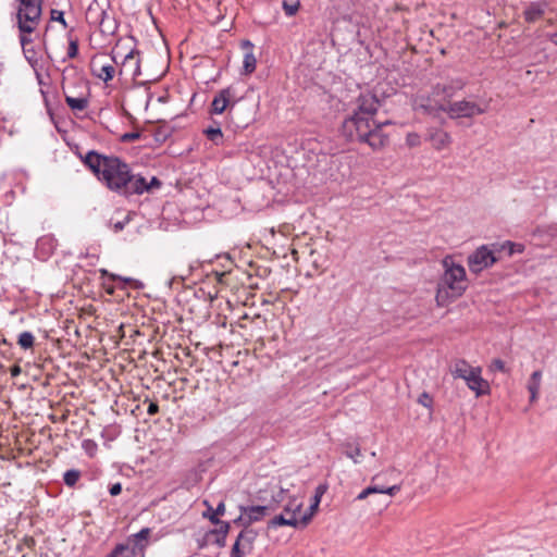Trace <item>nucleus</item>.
I'll list each match as a JSON object with an SVG mask.
<instances>
[{
	"label": "nucleus",
	"instance_id": "obj_8",
	"mask_svg": "<svg viewBox=\"0 0 557 557\" xmlns=\"http://www.w3.org/2000/svg\"><path fill=\"white\" fill-rule=\"evenodd\" d=\"M277 509V506L268 504L263 506H239L240 515L234 520L235 524L249 528L250 524L259 522Z\"/></svg>",
	"mask_w": 557,
	"mask_h": 557
},
{
	"label": "nucleus",
	"instance_id": "obj_11",
	"mask_svg": "<svg viewBox=\"0 0 557 557\" xmlns=\"http://www.w3.org/2000/svg\"><path fill=\"white\" fill-rule=\"evenodd\" d=\"M466 86V81L462 78H451L448 82L444 84H436L433 87L432 96L438 97L440 99H434L433 101L431 99L426 100V103H437V102H444V103H450L449 99L455 96V94Z\"/></svg>",
	"mask_w": 557,
	"mask_h": 557
},
{
	"label": "nucleus",
	"instance_id": "obj_16",
	"mask_svg": "<svg viewBox=\"0 0 557 557\" xmlns=\"http://www.w3.org/2000/svg\"><path fill=\"white\" fill-rule=\"evenodd\" d=\"M426 139L431 141L435 150H443L451 144L450 135L438 128L429 129Z\"/></svg>",
	"mask_w": 557,
	"mask_h": 557
},
{
	"label": "nucleus",
	"instance_id": "obj_42",
	"mask_svg": "<svg viewBox=\"0 0 557 557\" xmlns=\"http://www.w3.org/2000/svg\"><path fill=\"white\" fill-rule=\"evenodd\" d=\"M493 368L495 370L504 372L505 371V363L500 359H496V360L493 361Z\"/></svg>",
	"mask_w": 557,
	"mask_h": 557
},
{
	"label": "nucleus",
	"instance_id": "obj_2",
	"mask_svg": "<svg viewBox=\"0 0 557 557\" xmlns=\"http://www.w3.org/2000/svg\"><path fill=\"white\" fill-rule=\"evenodd\" d=\"M82 160L97 178L112 191L131 196L141 195L147 189L145 177L133 174L129 165L117 157L104 156L90 150Z\"/></svg>",
	"mask_w": 557,
	"mask_h": 557
},
{
	"label": "nucleus",
	"instance_id": "obj_52",
	"mask_svg": "<svg viewBox=\"0 0 557 557\" xmlns=\"http://www.w3.org/2000/svg\"><path fill=\"white\" fill-rule=\"evenodd\" d=\"M123 280H124L126 283H131V282H133V280H132V278H123Z\"/></svg>",
	"mask_w": 557,
	"mask_h": 557
},
{
	"label": "nucleus",
	"instance_id": "obj_28",
	"mask_svg": "<svg viewBox=\"0 0 557 557\" xmlns=\"http://www.w3.org/2000/svg\"><path fill=\"white\" fill-rule=\"evenodd\" d=\"M345 455L348 458H350L355 463H359L361 457V449L359 446H352L351 444H347Z\"/></svg>",
	"mask_w": 557,
	"mask_h": 557
},
{
	"label": "nucleus",
	"instance_id": "obj_9",
	"mask_svg": "<svg viewBox=\"0 0 557 557\" xmlns=\"http://www.w3.org/2000/svg\"><path fill=\"white\" fill-rule=\"evenodd\" d=\"M497 261L492 249L482 245L468 257V267L472 273H480L484 269L492 267Z\"/></svg>",
	"mask_w": 557,
	"mask_h": 557
},
{
	"label": "nucleus",
	"instance_id": "obj_19",
	"mask_svg": "<svg viewBox=\"0 0 557 557\" xmlns=\"http://www.w3.org/2000/svg\"><path fill=\"white\" fill-rule=\"evenodd\" d=\"M475 367H471L465 360H457L451 369V374L454 377L462 379L466 381V377L470 376L474 372Z\"/></svg>",
	"mask_w": 557,
	"mask_h": 557
},
{
	"label": "nucleus",
	"instance_id": "obj_36",
	"mask_svg": "<svg viewBox=\"0 0 557 557\" xmlns=\"http://www.w3.org/2000/svg\"><path fill=\"white\" fill-rule=\"evenodd\" d=\"M418 403L425 408H431L433 400H432V397L428 393L424 392L419 396Z\"/></svg>",
	"mask_w": 557,
	"mask_h": 557
},
{
	"label": "nucleus",
	"instance_id": "obj_13",
	"mask_svg": "<svg viewBox=\"0 0 557 557\" xmlns=\"http://www.w3.org/2000/svg\"><path fill=\"white\" fill-rule=\"evenodd\" d=\"M120 59L122 60L120 73H129L133 78L140 75V59L137 49L129 48L128 51L122 52Z\"/></svg>",
	"mask_w": 557,
	"mask_h": 557
},
{
	"label": "nucleus",
	"instance_id": "obj_5",
	"mask_svg": "<svg viewBox=\"0 0 557 557\" xmlns=\"http://www.w3.org/2000/svg\"><path fill=\"white\" fill-rule=\"evenodd\" d=\"M17 26L21 32L23 47L32 42L29 35L37 28L41 18L42 0H17Z\"/></svg>",
	"mask_w": 557,
	"mask_h": 557
},
{
	"label": "nucleus",
	"instance_id": "obj_46",
	"mask_svg": "<svg viewBox=\"0 0 557 557\" xmlns=\"http://www.w3.org/2000/svg\"><path fill=\"white\" fill-rule=\"evenodd\" d=\"M542 379V372L541 371H534L530 377V380L541 383Z\"/></svg>",
	"mask_w": 557,
	"mask_h": 557
},
{
	"label": "nucleus",
	"instance_id": "obj_23",
	"mask_svg": "<svg viewBox=\"0 0 557 557\" xmlns=\"http://www.w3.org/2000/svg\"><path fill=\"white\" fill-rule=\"evenodd\" d=\"M320 502L321 500L318 497L312 498V502H311V505H310L308 511L301 516V527H306L309 523L312 516L318 510Z\"/></svg>",
	"mask_w": 557,
	"mask_h": 557
},
{
	"label": "nucleus",
	"instance_id": "obj_30",
	"mask_svg": "<svg viewBox=\"0 0 557 557\" xmlns=\"http://www.w3.org/2000/svg\"><path fill=\"white\" fill-rule=\"evenodd\" d=\"M541 383L530 380L528 384V389L530 392V401L533 403L537 399V395L540 392Z\"/></svg>",
	"mask_w": 557,
	"mask_h": 557
},
{
	"label": "nucleus",
	"instance_id": "obj_3",
	"mask_svg": "<svg viewBox=\"0 0 557 557\" xmlns=\"http://www.w3.org/2000/svg\"><path fill=\"white\" fill-rule=\"evenodd\" d=\"M443 273L437 281L435 301L438 307H446L461 297L468 288L466 269L451 256L442 260Z\"/></svg>",
	"mask_w": 557,
	"mask_h": 557
},
{
	"label": "nucleus",
	"instance_id": "obj_27",
	"mask_svg": "<svg viewBox=\"0 0 557 557\" xmlns=\"http://www.w3.org/2000/svg\"><path fill=\"white\" fill-rule=\"evenodd\" d=\"M282 5H283V10L287 16H294L300 8V2H299V0H295V1L284 0Z\"/></svg>",
	"mask_w": 557,
	"mask_h": 557
},
{
	"label": "nucleus",
	"instance_id": "obj_15",
	"mask_svg": "<svg viewBox=\"0 0 557 557\" xmlns=\"http://www.w3.org/2000/svg\"><path fill=\"white\" fill-rule=\"evenodd\" d=\"M466 383L478 397L490 392V385L487 381L481 376V368L479 367H475L474 372L470 376L466 377Z\"/></svg>",
	"mask_w": 557,
	"mask_h": 557
},
{
	"label": "nucleus",
	"instance_id": "obj_17",
	"mask_svg": "<svg viewBox=\"0 0 557 557\" xmlns=\"http://www.w3.org/2000/svg\"><path fill=\"white\" fill-rule=\"evenodd\" d=\"M400 491V485H393L389 487L370 485L367 488L362 490L356 497L357 500H363L372 494H387L389 496H394L396 493Z\"/></svg>",
	"mask_w": 557,
	"mask_h": 557
},
{
	"label": "nucleus",
	"instance_id": "obj_37",
	"mask_svg": "<svg viewBox=\"0 0 557 557\" xmlns=\"http://www.w3.org/2000/svg\"><path fill=\"white\" fill-rule=\"evenodd\" d=\"M145 185L147 187L145 191H150L153 188H159L161 186V182L156 176H153L149 183L145 180Z\"/></svg>",
	"mask_w": 557,
	"mask_h": 557
},
{
	"label": "nucleus",
	"instance_id": "obj_45",
	"mask_svg": "<svg viewBox=\"0 0 557 557\" xmlns=\"http://www.w3.org/2000/svg\"><path fill=\"white\" fill-rule=\"evenodd\" d=\"M222 525H221V529H220V533L222 534V536H225L226 537V534L230 530V523L227 522H220Z\"/></svg>",
	"mask_w": 557,
	"mask_h": 557
},
{
	"label": "nucleus",
	"instance_id": "obj_33",
	"mask_svg": "<svg viewBox=\"0 0 557 557\" xmlns=\"http://www.w3.org/2000/svg\"><path fill=\"white\" fill-rule=\"evenodd\" d=\"M50 17L52 21L59 22L63 25V27H67V24L64 20V13L63 11L52 9L50 12Z\"/></svg>",
	"mask_w": 557,
	"mask_h": 557
},
{
	"label": "nucleus",
	"instance_id": "obj_21",
	"mask_svg": "<svg viewBox=\"0 0 557 557\" xmlns=\"http://www.w3.org/2000/svg\"><path fill=\"white\" fill-rule=\"evenodd\" d=\"M135 555H136L135 547H132L128 544H119L106 557H134Z\"/></svg>",
	"mask_w": 557,
	"mask_h": 557
},
{
	"label": "nucleus",
	"instance_id": "obj_6",
	"mask_svg": "<svg viewBox=\"0 0 557 557\" xmlns=\"http://www.w3.org/2000/svg\"><path fill=\"white\" fill-rule=\"evenodd\" d=\"M428 112L443 111L446 112L450 119L473 117L484 114L488 109V103H478L467 99L455 101L450 103H421Z\"/></svg>",
	"mask_w": 557,
	"mask_h": 557
},
{
	"label": "nucleus",
	"instance_id": "obj_53",
	"mask_svg": "<svg viewBox=\"0 0 557 557\" xmlns=\"http://www.w3.org/2000/svg\"><path fill=\"white\" fill-rule=\"evenodd\" d=\"M371 456H372V457H375V456H376V453H375V451H372V453H371Z\"/></svg>",
	"mask_w": 557,
	"mask_h": 557
},
{
	"label": "nucleus",
	"instance_id": "obj_34",
	"mask_svg": "<svg viewBox=\"0 0 557 557\" xmlns=\"http://www.w3.org/2000/svg\"><path fill=\"white\" fill-rule=\"evenodd\" d=\"M224 512H225V505H224V503H223V502H221V503L216 506L215 510L213 511V513H212L209 518H210V520H211L213 523H219V522H220V520L216 518V516H222V515H224Z\"/></svg>",
	"mask_w": 557,
	"mask_h": 557
},
{
	"label": "nucleus",
	"instance_id": "obj_22",
	"mask_svg": "<svg viewBox=\"0 0 557 557\" xmlns=\"http://www.w3.org/2000/svg\"><path fill=\"white\" fill-rule=\"evenodd\" d=\"M34 343H35V336L33 335V333L28 332V331H25V332H22L20 335H18V339H17V344L23 348V349H29L34 346Z\"/></svg>",
	"mask_w": 557,
	"mask_h": 557
},
{
	"label": "nucleus",
	"instance_id": "obj_40",
	"mask_svg": "<svg viewBox=\"0 0 557 557\" xmlns=\"http://www.w3.org/2000/svg\"><path fill=\"white\" fill-rule=\"evenodd\" d=\"M122 492V485L121 483H115L110 487V494L112 496H116Z\"/></svg>",
	"mask_w": 557,
	"mask_h": 557
},
{
	"label": "nucleus",
	"instance_id": "obj_24",
	"mask_svg": "<svg viewBox=\"0 0 557 557\" xmlns=\"http://www.w3.org/2000/svg\"><path fill=\"white\" fill-rule=\"evenodd\" d=\"M150 534V529L148 528H145V529H141L138 533L134 534L131 539V541L133 542V547H135V549L138 547L139 549H143V545H140V543L143 541H147L148 540V536Z\"/></svg>",
	"mask_w": 557,
	"mask_h": 557
},
{
	"label": "nucleus",
	"instance_id": "obj_1",
	"mask_svg": "<svg viewBox=\"0 0 557 557\" xmlns=\"http://www.w3.org/2000/svg\"><path fill=\"white\" fill-rule=\"evenodd\" d=\"M380 108V101L375 95L361 94L356 101V109L343 122V134L350 141L367 144L373 150H380L388 144V136L383 132V126L389 122L379 123L374 115Z\"/></svg>",
	"mask_w": 557,
	"mask_h": 557
},
{
	"label": "nucleus",
	"instance_id": "obj_48",
	"mask_svg": "<svg viewBox=\"0 0 557 557\" xmlns=\"http://www.w3.org/2000/svg\"><path fill=\"white\" fill-rule=\"evenodd\" d=\"M216 544L219 546H224L225 545V536H221L216 540Z\"/></svg>",
	"mask_w": 557,
	"mask_h": 557
},
{
	"label": "nucleus",
	"instance_id": "obj_10",
	"mask_svg": "<svg viewBox=\"0 0 557 557\" xmlns=\"http://www.w3.org/2000/svg\"><path fill=\"white\" fill-rule=\"evenodd\" d=\"M258 532L251 528H244L236 537L231 550V557H245L252 553Z\"/></svg>",
	"mask_w": 557,
	"mask_h": 557
},
{
	"label": "nucleus",
	"instance_id": "obj_41",
	"mask_svg": "<svg viewBox=\"0 0 557 557\" xmlns=\"http://www.w3.org/2000/svg\"><path fill=\"white\" fill-rule=\"evenodd\" d=\"M127 222H128V219H125L124 221H119V222L114 223L113 224L114 232L122 231L125 227Z\"/></svg>",
	"mask_w": 557,
	"mask_h": 557
},
{
	"label": "nucleus",
	"instance_id": "obj_38",
	"mask_svg": "<svg viewBox=\"0 0 557 557\" xmlns=\"http://www.w3.org/2000/svg\"><path fill=\"white\" fill-rule=\"evenodd\" d=\"M326 490H327L326 485H324V484L318 485L317 488H315L313 497H318L321 500V498L324 495V493L326 492Z\"/></svg>",
	"mask_w": 557,
	"mask_h": 557
},
{
	"label": "nucleus",
	"instance_id": "obj_44",
	"mask_svg": "<svg viewBox=\"0 0 557 557\" xmlns=\"http://www.w3.org/2000/svg\"><path fill=\"white\" fill-rule=\"evenodd\" d=\"M159 411V406L156 403H150L147 412L150 416L156 414Z\"/></svg>",
	"mask_w": 557,
	"mask_h": 557
},
{
	"label": "nucleus",
	"instance_id": "obj_18",
	"mask_svg": "<svg viewBox=\"0 0 557 557\" xmlns=\"http://www.w3.org/2000/svg\"><path fill=\"white\" fill-rule=\"evenodd\" d=\"M243 47L246 49L243 60V73L249 75L256 70L257 59L252 52L253 45L250 41H244Z\"/></svg>",
	"mask_w": 557,
	"mask_h": 557
},
{
	"label": "nucleus",
	"instance_id": "obj_43",
	"mask_svg": "<svg viewBox=\"0 0 557 557\" xmlns=\"http://www.w3.org/2000/svg\"><path fill=\"white\" fill-rule=\"evenodd\" d=\"M22 372V369L18 364H14L13 367H11L10 369V374L12 377H16L21 374Z\"/></svg>",
	"mask_w": 557,
	"mask_h": 557
},
{
	"label": "nucleus",
	"instance_id": "obj_49",
	"mask_svg": "<svg viewBox=\"0 0 557 557\" xmlns=\"http://www.w3.org/2000/svg\"><path fill=\"white\" fill-rule=\"evenodd\" d=\"M104 15H106V12L102 9H100L99 16L95 20V22H98L99 17L100 16L103 17ZM101 20H103V18H101ZM100 23H102V21H100Z\"/></svg>",
	"mask_w": 557,
	"mask_h": 557
},
{
	"label": "nucleus",
	"instance_id": "obj_32",
	"mask_svg": "<svg viewBox=\"0 0 557 557\" xmlns=\"http://www.w3.org/2000/svg\"><path fill=\"white\" fill-rule=\"evenodd\" d=\"M406 145L410 148L421 145V137L417 133H408L406 136Z\"/></svg>",
	"mask_w": 557,
	"mask_h": 557
},
{
	"label": "nucleus",
	"instance_id": "obj_29",
	"mask_svg": "<svg viewBox=\"0 0 557 557\" xmlns=\"http://www.w3.org/2000/svg\"><path fill=\"white\" fill-rule=\"evenodd\" d=\"M78 54V40L69 35L67 58L75 59Z\"/></svg>",
	"mask_w": 557,
	"mask_h": 557
},
{
	"label": "nucleus",
	"instance_id": "obj_50",
	"mask_svg": "<svg viewBox=\"0 0 557 557\" xmlns=\"http://www.w3.org/2000/svg\"><path fill=\"white\" fill-rule=\"evenodd\" d=\"M94 11H95L94 5H92V4H91V5H89V8H88V14H90V15H91V14L94 13Z\"/></svg>",
	"mask_w": 557,
	"mask_h": 557
},
{
	"label": "nucleus",
	"instance_id": "obj_12",
	"mask_svg": "<svg viewBox=\"0 0 557 557\" xmlns=\"http://www.w3.org/2000/svg\"><path fill=\"white\" fill-rule=\"evenodd\" d=\"M238 101L233 87H227L220 90L212 100L211 112L214 114H222L228 104H235Z\"/></svg>",
	"mask_w": 557,
	"mask_h": 557
},
{
	"label": "nucleus",
	"instance_id": "obj_7",
	"mask_svg": "<svg viewBox=\"0 0 557 557\" xmlns=\"http://www.w3.org/2000/svg\"><path fill=\"white\" fill-rule=\"evenodd\" d=\"M122 57V47L116 45L112 50V57L109 58L107 54H98L91 59L90 69L91 73L102 79L103 82L111 81L115 75V64L119 63V58Z\"/></svg>",
	"mask_w": 557,
	"mask_h": 557
},
{
	"label": "nucleus",
	"instance_id": "obj_26",
	"mask_svg": "<svg viewBox=\"0 0 557 557\" xmlns=\"http://www.w3.org/2000/svg\"><path fill=\"white\" fill-rule=\"evenodd\" d=\"M79 478H81V472L75 469L67 470L63 474V481L70 487L74 486L77 483V481L79 480Z\"/></svg>",
	"mask_w": 557,
	"mask_h": 557
},
{
	"label": "nucleus",
	"instance_id": "obj_14",
	"mask_svg": "<svg viewBox=\"0 0 557 557\" xmlns=\"http://www.w3.org/2000/svg\"><path fill=\"white\" fill-rule=\"evenodd\" d=\"M549 9L547 1L540 0L525 4L522 16L527 23H536L542 20Z\"/></svg>",
	"mask_w": 557,
	"mask_h": 557
},
{
	"label": "nucleus",
	"instance_id": "obj_39",
	"mask_svg": "<svg viewBox=\"0 0 557 557\" xmlns=\"http://www.w3.org/2000/svg\"><path fill=\"white\" fill-rule=\"evenodd\" d=\"M83 447L89 453V455H92V451L96 449L97 446L92 441L86 440L83 443Z\"/></svg>",
	"mask_w": 557,
	"mask_h": 557
},
{
	"label": "nucleus",
	"instance_id": "obj_47",
	"mask_svg": "<svg viewBox=\"0 0 557 557\" xmlns=\"http://www.w3.org/2000/svg\"><path fill=\"white\" fill-rule=\"evenodd\" d=\"M138 137H139V135H138V134H136V133H135V134H125V135H124V139H127V140L136 139V138H138Z\"/></svg>",
	"mask_w": 557,
	"mask_h": 557
},
{
	"label": "nucleus",
	"instance_id": "obj_25",
	"mask_svg": "<svg viewBox=\"0 0 557 557\" xmlns=\"http://www.w3.org/2000/svg\"><path fill=\"white\" fill-rule=\"evenodd\" d=\"M205 134L209 140L215 145H220L223 139V133L220 127H209L205 131Z\"/></svg>",
	"mask_w": 557,
	"mask_h": 557
},
{
	"label": "nucleus",
	"instance_id": "obj_4",
	"mask_svg": "<svg viewBox=\"0 0 557 557\" xmlns=\"http://www.w3.org/2000/svg\"><path fill=\"white\" fill-rule=\"evenodd\" d=\"M283 503V512L275 516L268 522L269 529H276L278 527L287 525L293 528L301 527V516H299L304 502L297 496L287 495L284 490H281L276 495L273 496L271 504L280 507Z\"/></svg>",
	"mask_w": 557,
	"mask_h": 557
},
{
	"label": "nucleus",
	"instance_id": "obj_20",
	"mask_svg": "<svg viewBox=\"0 0 557 557\" xmlns=\"http://www.w3.org/2000/svg\"><path fill=\"white\" fill-rule=\"evenodd\" d=\"M65 102L73 111H83L88 107V99L86 97H72L67 95L65 86L62 87Z\"/></svg>",
	"mask_w": 557,
	"mask_h": 557
},
{
	"label": "nucleus",
	"instance_id": "obj_35",
	"mask_svg": "<svg viewBox=\"0 0 557 557\" xmlns=\"http://www.w3.org/2000/svg\"><path fill=\"white\" fill-rule=\"evenodd\" d=\"M38 248H42L45 246H49V249H53L55 246L54 239L50 236H44L37 242Z\"/></svg>",
	"mask_w": 557,
	"mask_h": 557
},
{
	"label": "nucleus",
	"instance_id": "obj_51",
	"mask_svg": "<svg viewBox=\"0 0 557 557\" xmlns=\"http://www.w3.org/2000/svg\"><path fill=\"white\" fill-rule=\"evenodd\" d=\"M113 280H122V277L117 276V275H111Z\"/></svg>",
	"mask_w": 557,
	"mask_h": 557
},
{
	"label": "nucleus",
	"instance_id": "obj_31",
	"mask_svg": "<svg viewBox=\"0 0 557 557\" xmlns=\"http://www.w3.org/2000/svg\"><path fill=\"white\" fill-rule=\"evenodd\" d=\"M503 249H508V255L512 256L516 252H522L523 246L521 244H516L512 242H506L502 245Z\"/></svg>",
	"mask_w": 557,
	"mask_h": 557
}]
</instances>
